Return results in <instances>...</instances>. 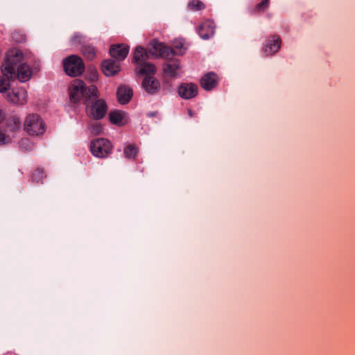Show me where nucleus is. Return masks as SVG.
Here are the masks:
<instances>
[{"label": "nucleus", "mask_w": 355, "mask_h": 355, "mask_svg": "<svg viewBox=\"0 0 355 355\" xmlns=\"http://www.w3.org/2000/svg\"><path fill=\"white\" fill-rule=\"evenodd\" d=\"M138 73L139 74H146V75H153L156 73L157 68L155 64H151L150 62H147L146 61L144 63L139 64V66Z\"/></svg>", "instance_id": "obj_22"}, {"label": "nucleus", "mask_w": 355, "mask_h": 355, "mask_svg": "<svg viewBox=\"0 0 355 355\" xmlns=\"http://www.w3.org/2000/svg\"><path fill=\"white\" fill-rule=\"evenodd\" d=\"M82 53L89 60H93L96 56V50L92 46H83Z\"/></svg>", "instance_id": "obj_24"}, {"label": "nucleus", "mask_w": 355, "mask_h": 355, "mask_svg": "<svg viewBox=\"0 0 355 355\" xmlns=\"http://www.w3.org/2000/svg\"><path fill=\"white\" fill-rule=\"evenodd\" d=\"M27 92L22 87L13 88L7 94V100L15 105H24L27 103Z\"/></svg>", "instance_id": "obj_9"}, {"label": "nucleus", "mask_w": 355, "mask_h": 355, "mask_svg": "<svg viewBox=\"0 0 355 355\" xmlns=\"http://www.w3.org/2000/svg\"><path fill=\"white\" fill-rule=\"evenodd\" d=\"M164 72L171 78L177 77L180 71V62L178 60H169L163 64Z\"/></svg>", "instance_id": "obj_14"}, {"label": "nucleus", "mask_w": 355, "mask_h": 355, "mask_svg": "<svg viewBox=\"0 0 355 355\" xmlns=\"http://www.w3.org/2000/svg\"><path fill=\"white\" fill-rule=\"evenodd\" d=\"M282 46V40L277 35H270L262 48V52L266 56H271L279 51Z\"/></svg>", "instance_id": "obj_8"}, {"label": "nucleus", "mask_w": 355, "mask_h": 355, "mask_svg": "<svg viewBox=\"0 0 355 355\" xmlns=\"http://www.w3.org/2000/svg\"><path fill=\"white\" fill-rule=\"evenodd\" d=\"M138 153V148L135 144H129L123 149V154L127 159H134Z\"/></svg>", "instance_id": "obj_23"}, {"label": "nucleus", "mask_w": 355, "mask_h": 355, "mask_svg": "<svg viewBox=\"0 0 355 355\" xmlns=\"http://www.w3.org/2000/svg\"><path fill=\"white\" fill-rule=\"evenodd\" d=\"M10 84L8 80L0 76V93H4L10 88Z\"/></svg>", "instance_id": "obj_29"}, {"label": "nucleus", "mask_w": 355, "mask_h": 355, "mask_svg": "<svg viewBox=\"0 0 355 355\" xmlns=\"http://www.w3.org/2000/svg\"><path fill=\"white\" fill-rule=\"evenodd\" d=\"M89 130L92 134L94 135H98L102 132L103 128L100 123L96 122L90 125Z\"/></svg>", "instance_id": "obj_30"}, {"label": "nucleus", "mask_w": 355, "mask_h": 355, "mask_svg": "<svg viewBox=\"0 0 355 355\" xmlns=\"http://www.w3.org/2000/svg\"><path fill=\"white\" fill-rule=\"evenodd\" d=\"M189 10L196 12L205 8V4L200 0H191L188 3Z\"/></svg>", "instance_id": "obj_25"}, {"label": "nucleus", "mask_w": 355, "mask_h": 355, "mask_svg": "<svg viewBox=\"0 0 355 355\" xmlns=\"http://www.w3.org/2000/svg\"><path fill=\"white\" fill-rule=\"evenodd\" d=\"M188 114L190 116H193V111L191 109L188 110Z\"/></svg>", "instance_id": "obj_32"}, {"label": "nucleus", "mask_w": 355, "mask_h": 355, "mask_svg": "<svg viewBox=\"0 0 355 355\" xmlns=\"http://www.w3.org/2000/svg\"><path fill=\"white\" fill-rule=\"evenodd\" d=\"M31 143L28 139H22L20 141V145L22 146L24 145H29Z\"/></svg>", "instance_id": "obj_31"}, {"label": "nucleus", "mask_w": 355, "mask_h": 355, "mask_svg": "<svg viewBox=\"0 0 355 355\" xmlns=\"http://www.w3.org/2000/svg\"><path fill=\"white\" fill-rule=\"evenodd\" d=\"M218 83V77L214 72L205 73L200 80V85L206 91H210L215 88Z\"/></svg>", "instance_id": "obj_12"}, {"label": "nucleus", "mask_w": 355, "mask_h": 355, "mask_svg": "<svg viewBox=\"0 0 355 355\" xmlns=\"http://www.w3.org/2000/svg\"><path fill=\"white\" fill-rule=\"evenodd\" d=\"M24 130L28 135L40 136L46 132V124L37 114H28L24 123Z\"/></svg>", "instance_id": "obj_3"}, {"label": "nucleus", "mask_w": 355, "mask_h": 355, "mask_svg": "<svg viewBox=\"0 0 355 355\" xmlns=\"http://www.w3.org/2000/svg\"><path fill=\"white\" fill-rule=\"evenodd\" d=\"M44 173L42 169L37 168L32 173L31 180L33 182H39L44 178Z\"/></svg>", "instance_id": "obj_28"}, {"label": "nucleus", "mask_w": 355, "mask_h": 355, "mask_svg": "<svg viewBox=\"0 0 355 355\" xmlns=\"http://www.w3.org/2000/svg\"><path fill=\"white\" fill-rule=\"evenodd\" d=\"M63 67L65 73L71 77L81 75L85 70V64L80 57L71 55L66 58L63 61Z\"/></svg>", "instance_id": "obj_5"}, {"label": "nucleus", "mask_w": 355, "mask_h": 355, "mask_svg": "<svg viewBox=\"0 0 355 355\" xmlns=\"http://www.w3.org/2000/svg\"><path fill=\"white\" fill-rule=\"evenodd\" d=\"M130 47L125 44H113L110 46V54L118 61L123 60L129 53Z\"/></svg>", "instance_id": "obj_11"}, {"label": "nucleus", "mask_w": 355, "mask_h": 355, "mask_svg": "<svg viewBox=\"0 0 355 355\" xmlns=\"http://www.w3.org/2000/svg\"><path fill=\"white\" fill-rule=\"evenodd\" d=\"M148 59V54L146 49L141 46H137L133 52L132 62L139 66Z\"/></svg>", "instance_id": "obj_18"}, {"label": "nucleus", "mask_w": 355, "mask_h": 355, "mask_svg": "<svg viewBox=\"0 0 355 355\" xmlns=\"http://www.w3.org/2000/svg\"><path fill=\"white\" fill-rule=\"evenodd\" d=\"M32 76L31 68L26 63L19 64L17 67V72L15 71V77L21 82H26Z\"/></svg>", "instance_id": "obj_17"}, {"label": "nucleus", "mask_w": 355, "mask_h": 355, "mask_svg": "<svg viewBox=\"0 0 355 355\" xmlns=\"http://www.w3.org/2000/svg\"><path fill=\"white\" fill-rule=\"evenodd\" d=\"M69 95L72 103H77L83 98L84 104L87 107L92 99L98 98L99 92L95 85L86 87L83 80L77 79L69 86Z\"/></svg>", "instance_id": "obj_1"}, {"label": "nucleus", "mask_w": 355, "mask_h": 355, "mask_svg": "<svg viewBox=\"0 0 355 355\" xmlns=\"http://www.w3.org/2000/svg\"><path fill=\"white\" fill-rule=\"evenodd\" d=\"M152 49L150 53L164 58H168L174 54L179 53L183 54L185 49H183V44H180V46L175 45L174 48L165 46L163 43L159 42L157 40H153L151 42Z\"/></svg>", "instance_id": "obj_4"}, {"label": "nucleus", "mask_w": 355, "mask_h": 355, "mask_svg": "<svg viewBox=\"0 0 355 355\" xmlns=\"http://www.w3.org/2000/svg\"><path fill=\"white\" fill-rule=\"evenodd\" d=\"M132 94V90L130 88L123 86L119 87L116 92L118 101L123 105L128 103L130 101Z\"/></svg>", "instance_id": "obj_19"}, {"label": "nucleus", "mask_w": 355, "mask_h": 355, "mask_svg": "<svg viewBox=\"0 0 355 355\" xmlns=\"http://www.w3.org/2000/svg\"><path fill=\"white\" fill-rule=\"evenodd\" d=\"M270 6V0H262L258 3L253 8L252 12L259 14L263 12Z\"/></svg>", "instance_id": "obj_26"}, {"label": "nucleus", "mask_w": 355, "mask_h": 355, "mask_svg": "<svg viewBox=\"0 0 355 355\" xmlns=\"http://www.w3.org/2000/svg\"><path fill=\"white\" fill-rule=\"evenodd\" d=\"M178 92L181 98L190 99L197 96L198 87L194 83H182L178 87Z\"/></svg>", "instance_id": "obj_10"}, {"label": "nucleus", "mask_w": 355, "mask_h": 355, "mask_svg": "<svg viewBox=\"0 0 355 355\" xmlns=\"http://www.w3.org/2000/svg\"><path fill=\"white\" fill-rule=\"evenodd\" d=\"M125 113L123 111L114 110L110 112V121L114 125L122 126L126 124L127 121L125 119Z\"/></svg>", "instance_id": "obj_20"}, {"label": "nucleus", "mask_w": 355, "mask_h": 355, "mask_svg": "<svg viewBox=\"0 0 355 355\" xmlns=\"http://www.w3.org/2000/svg\"><path fill=\"white\" fill-rule=\"evenodd\" d=\"M216 26L211 20L203 21L198 28V33L202 39L207 40L212 37L215 33Z\"/></svg>", "instance_id": "obj_13"}, {"label": "nucleus", "mask_w": 355, "mask_h": 355, "mask_svg": "<svg viewBox=\"0 0 355 355\" xmlns=\"http://www.w3.org/2000/svg\"><path fill=\"white\" fill-rule=\"evenodd\" d=\"M101 66L103 72L107 76H114L120 71L119 63L112 59L104 60Z\"/></svg>", "instance_id": "obj_15"}, {"label": "nucleus", "mask_w": 355, "mask_h": 355, "mask_svg": "<svg viewBox=\"0 0 355 355\" xmlns=\"http://www.w3.org/2000/svg\"><path fill=\"white\" fill-rule=\"evenodd\" d=\"M7 130L10 132H15L21 127V121L17 116H11L6 122Z\"/></svg>", "instance_id": "obj_21"}, {"label": "nucleus", "mask_w": 355, "mask_h": 355, "mask_svg": "<svg viewBox=\"0 0 355 355\" xmlns=\"http://www.w3.org/2000/svg\"><path fill=\"white\" fill-rule=\"evenodd\" d=\"M5 119V114L2 111V110L0 109V123L3 121ZM10 141V138L6 136L5 132L0 130V144H6Z\"/></svg>", "instance_id": "obj_27"}, {"label": "nucleus", "mask_w": 355, "mask_h": 355, "mask_svg": "<svg viewBox=\"0 0 355 355\" xmlns=\"http://www.w3.org/2000/svg\"><path fill=\"white\" fill-rule=\"evenodd\" d=\"M142 87L148 93L153 94L158 92L159 82L155 77L146 76L143 80Z\"/></svg>", "instance_id": "obj_16"}, {"label": "nucleus", "mask_w": 355, "mask_h": 355, "mask_svg": "<svg viewBox=\"0 0 355 355\" xmlns=\"http://www.w3.org/2000/svg\"><path fill=\"white\" fill-rule=\"evenodd\" d=\"M112 150L111 142L104 138L94 139L90 143V151L93 155L103 158L107 157Z\"/></svg>", "instance_id": "obj_6"}, {"label": "nucleus", "mask_w": 355, "mask_h": 355, "mask_svg": "<svg viewBox=\"0 0 355 355\" xmlns=\"http://www.w3.org/2000/svg\"><path fill=\"white\" fill-rule=\"evenodd\" d=\"M24 59L23 52L18 49H11L7 51L4 62L1 67V72L8 79L15 77V68Z\"/></svg>", "instance_id": "obj_2"}, {"label": "nucleus", "mask_w": 355, "mask_h": 355, "mask_svg": "<svg viewBox=\"0 0 355 355\" xmlns=\"http://www.w3.org/2000/svg\"><path fill=\"white\" fill-rule=\"evenodd\" d=\"M91 101H92L91 106L87 107L89 115L96 120L103 119L107 112V105L105 101L101 98L98 99V98L92 99Z\"/></svg>", "instance_id": "obj_7"}]
</instances>
